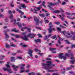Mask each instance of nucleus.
Wrapping results in <instances>:
<instances>
[{"instance_id":"423d86ee","label":"nucleus","mask_w":75,"mask_h":75,"mask_svg":"<svg viewBox=\"0 0 75 75\" xmlns=\"http://www.w3.org/2000/svg\"><path fill=\"white\" fill-rule=\"evenodd\" d=\"M34 21L35 22H36V23H35L36 25H38V23H39V20L36 17H34Z\"/></svg>"},{"instance_id":"f704fd0d","label":"nucleus","mask_w":75,"mask_h":75,"mask_svg":"<svg viewBox=\"0 0 75 75\" xmlns=\"http://www.w3.org/2000/svg\"><path fill=\"white\" fill-rule=\"evenodd\" d=\"M61 41H60V40L59 39L58 40V44H59V45H61Z\"/></svg>"},{"instance_id":"c85d7f7f","label":"nucleus","mask_w":75,"mask_h":75,"mask_svg":"<svg viewBox=\"0 0 75 75\" xmlns=\"http://www.w3.org/2000/svg\"><path fill=\"white\" fill-rule=\"evenodd\" d=\"M44 39L45 40H47L48 39V36L47 35H45V36L44 37Z\"/></svg>"},{"instance_id":"c756f323","label":"nucleus","mask_w":75,"mask_h":75,"mask_svg":"<svg viewBox=\"0 0 75 75\" xmlns=\"http://www.w3.org/2000/svg\"><path fill=\"white\" fill-rule=\"evenodd\" d=\"M18 12L19 13H21L22 14H24V13H23V12H22L21 11H18Z\"/></svg>"},{"instance_id":"1a4fd4ad","label":"nucleus","mask_w":75,"mask_h":75,"mask_svg":"<svg viewBox=\"0 0 75 75\" xmlns=\"http://www.w3.org/2000/svg\"><path fill=\"white\" fill-rule=\"evenodd\" d=\"M11 45L10 46H11V47H17V46L16 45L13 44V42H11L10 43Z\"/></svg>"},{"instance_id":"58836bf2","label":"nucleus","mask_w":75,"mask_h":75,"mask_svg":"<svg viewBox=\"0 0 75 75\" xmlns=\"http://www.w3.org/2000/svg\"><path fill=\"white\" fill-rule=\"evenodd\" d=\"M54 45V44H52V43H49V45L51 47L52 46V45Z\"/></svg>"},{"instance_id":"680f3d73","label":"nucleus","mask_w":75,"mask_h":75,"mask_svg":"<svg viewBox=\"0 0 75 75\" xmlns=\"http://www.w3.org/2000/svg\"><path fill=\"white\" fill-rule=\"evenodd\" d=\"M69 73L72 74H74V71H69Z\"/></svg>"},{"instance_id":"cd10ccee","label":"nucleus","mask_w":75,"mask_h":75,"mask_svg":"<svg viewBox=\"0 0 75 75\" xmlns=\"http://www.w3.org/2000/svg\"><path fill=\"white\" fill-rule=\"evenodd\" d=\"M5 35L6 36V38H9V36L8 35V34H7V33H6V32L5 34Z\"/></svg>"},{"instance_id":"9d476101","label":"nucleus","mask_w":75,"mask_h":75,"mask_svg":"<svg viewBox=\"0 0 75 75\" xmlns=\"http://www.w3.org/2000/svg\"><path fill=\"white\" fill-rule=\"evenodd\" d=\"M11 62H15V57H11Z\"/></svg>"},{"instance_id":"e433bc0d","label":"nucleus","mask_w":75,"mask_h":75,"mask_svg":"<svg viewBox=\"0 0 75 75\" xmlns=\"http://www.w3.org/2000/svg\"><path fill=\"white\" fill-rule=\"evenodd\" d=\"M16 38H19L20 37V35H16L15 36Z\"/></svg>"},{"instance_id":"338daca9","label":"nucleus","mask_w":75,"mask_h":75,"mask_svg":"<svg viewBox=\"0 0 75 75\" xmlns=\"http://www.w3.org/2000/svg\"><path fill=\"white\" fill-rule=\"evenodd\" d=\"M12 31H14V32H16V30H15V29H13L12 30Z\"/></svg>"},{"instance_id":"7c9ffc66","label":"nucleus","mask_w":75,"mask_h":75,"mask_svg":"<svg viewBox=\"0 0 75 75\" xmlns=\"http://www.w3.org/2000/svg\"><path fill=\"white\" fill-rule=\"evenodd\" d=\"M6 31H7V32H8V33H10L11 31V30L8 29H7L6 30Z\"/></svg>"},{"instance_id":"4468645a","label":"nucleus","mask_w":75,"mask_h":75,"mask_svg":"<svg viewBox=\"0 0 75 75\" xmlns=\"http://www.w3.org/2000/svg\"><path fill=\"white\" fill-rule=\"evenodd\" d=\"M54 13H60V11L59 10H55L53 11Z\"/></svg>"},{"instance_id":"f257e3e1","label":"nucleus","mask_w":75,"mask_h":75,"mask_svg":"<svg viewBox=\"0 0 75 75\" xmlns=\"http://www.w3.org/2000/svg\"><path fill=\"white\" fill-rule=\"evenodd\" d=\"M46 63H47V64H45L44 63H42V66H43L44 67V68L45 69H46L47 70V72H54V71H55L54 70H50V69H51L52 68V67H46L45 66H50L51 65V61H48L46 62Z\"/></svg>"},{"instance_id":"79ce46f5","label":"nucleus","mask_w":75,"mask_h":75,"mask_svg":"<svg viewBox=\"0 0 75 75\" xmlns=\"http://www.w3.org/2000/svg\"><path fill=\"white\" fill-rule=\"evenodd\" d=\"M62 58H63V59H64V60H65V59H67V57H66L63 56L62 57Z\"/></svg>"},{"instance_id":"69168bd1","label":"nucleus","mask_w":75,"mask_h":75,"mask_svg":"<svg viewBox=\"0 0 75 75\" xmlns=\"http://www.w3.org/2000/svg\"><path fill=\"white\" fill-rule=\"evenodd\" d=\"M30 71V70H27L25 71V72H28Z\"/></svg>"},{"instance_id":"0eeeda50","label":"nucleus","mask_w":75,"mask_h":75,"mask_svg":"<svg viewBox=\"0 0 75 75\" xmlns=\"http://www.w3.org/2000/svg\"><path fill=\"white\" fill-rule=\"evenodd\" d=\"M20 69H21L20 73H23V72H24L25 69H24V67H22L20 68Z\"/></svg>"},{"instance_id":"2f4dec72","label":"nucleus","mask_w":75,"mask_h":75,"mask_svg":"<svg viewBox=\"0 0 75 75\" xmlns=\"http://www.w3.org/2000/svg\"><path fill=\"white\" fill-rule=\"evenodd\" d=\"M37 36H38V37H42V36L39 33H38L37 35Z\"/></svg>"},{"instance_id":"dca6fc26","label":"nucleus","mask_w":75,"mask_h":75,"mask_svg":"<svg viewBox=\"0 0 75 75\" xmlns=\"http://www.w3.org/2000/svg\"><path fill=\"white\" fill-rule=\"evenodd\" d=\"M75 59L73 60H70V62L72 64H74L75 63Z\"/></svg>"},{"instance_id":"412c9836","label":"nucleus","mask_w":75,"mask_h":75,"mask_svg":"<svg viewBox=\"0 0 75 75\" xmlns=\"http://www.w3.org/2000/svg\"><path fill=\"white\" fill-rule=\"evenodd\" d=\"M48 30L49 31V33H52V29H51V28H49L48 29Z\"/></svg>"},{"instance_id":"09e8293b","label":"nucleus","mask_w":75,"mask_h":75,"mask_svg":"<svg viewBox=\"0 0 75 75\" xmlns=\"http://www.w3.org/2000/svg\"><path fill=\"white\" fill-rule=\"evenodd\" d=\"M48 16H50V13H46V16L48 17Z\"/></svg>"},{"instance_id":"9b49d317","label":"nucleus","mask_w":75,"mask_h":75,"mask_svg":"<svg viewBox=\"0 0 75 75\" xmlns=\"http://www.w3.org/2000/svg\"><path fill=\"white\" fill-rule=\"evenodd\" d=\"M16 24L19 26V28H21L22 27V25L20 22H18L16 23Z\"/></svg>"},{"instance_id":"e2e57ef3","label":"nucleus","mask_w":75,"mask_h":75,"mask_svg":"<svg viewBox=\"0 0 75 75\" xmlns=\"http://www.w3.org/2000/svg\"><path fill=\"white\" fill-rule=\"evenodd\" d=\"M66 14H67V15H69L70 14H71V13L68 12H67L66 13Z\"/></svg>"},{"instance_id":"6e6552de","label":"nucleus","mask_w":75,"mask_h":75,"mask_svg":"<svg viewBox=\"0 0 75 75\" xmlns=\"http://www.w3.org/2000/svg\"><path fill=\"white\" fill-rule=\"evenodd\" d=\"M35 42L37 44L38 42H39L40 43H41V39H35L34 40Z\"/></svg>"},{"instance_id":"ddd939ff","label":"nucleus","mask_w":75,"mask_h":75,"mask_svg":"<svg viewBox=\"0 0 75 75\" xmlns=\"http://www.w3.org/2000/svg\"><path fill=\"white\" fill-rule=\"evenodd\" d=\"M62 55H63V53H60L59 54V57L60 59H62V57H63V56H62Z\"/></svg>"},{"instance_id":"5701e85b","label":"nucleus","mask_w":75,"mask_h":75,"mask_svg":"<svg viewBox=\"0 0 75 75\" xmlns=\"http://www.w3.org/2000/svg\"><path fill=\"white\" fill-rule=\"evenodd\" d=\"M75 48V45L74 44H72L71 47V49H73V48Z\"/></svg>"},{"instance_id":"f8f14e48","label":"nucleus","mask_w":75,"mask_h":75,"mask_svg":"<svg viewBox=\"0 0 75 75\" xmlns=\"http://www.w3.org/2000/svg\"><path fill=\"white\" fill-rule=\"evenodd\" d=\"M21 6L22 7H23V8H25L26 7H27V6L25 4H21Z\"/></svg>"},{"instance_id":"0e129e2a","label":"nucleus","mask_w":75,"mask_h":75,"mask_svg":"<svg viewBox=\"0 0 75 75\" xmlns=\"http://www.w3.org/2000/svg\"><path fill=\"white\" fill-rule=\"evenodd\" d=\"M61 20H62L63 21H64V20H65V18H63V17H62L61 18Z\"/></svg>"},{"instance_id":"6e6d98bb","label":"nucleus","mask_w":75,"mask_h":75,"mask_svg":"<svg viewBox=\"0 0 75 75\" xmlns=\"http://www.w3.org/2000/svg\"><path fill=\"white\" fill-rule=\"evenodd\" d=\"M35 51H36V52H38V49H35Z\"/></svg>"},{"instance_id":"72a5a7b5","label":"nucleus","mask_w":75,"mask_h":75,"mask_svg":"<svg viewBox=\"0 0 75 75\" xmlns=\"http://www.w3.org/2000/svg\"><path fill=\"white\" fill-rule=\"evenodd\" d=\"M71 67H67L66 68V69L67 70H70V69H71Z\"/></svg>"},{"instance_id":"864d4df0","label":"nucleus","mask_w":75,"mask_h":75,"mask_svg":"<svg viewBox=\"0 0 75 75\" xmlns=\"http://www.w3.org/2000/svg\"><path fill=\"white\" fill-rule=\"evenodd\" d=\"M53 27H54V25H51L50 26H49V28H52Z\"/></svg>"},{"instance_id":"a211bd4d","label":"nucleus","mask_w":75,"mask_h":75,"mask_svg":"<svg viewBox=\"0 0 75 75\" xmlns=\"http://www.w3.org/2000/svg\"><path fill=\"white\" fill-rule=\"evenodd\" d=\"M61 34H66V33H69V32L68 31L67 32H66L65 31H62V32H61Z\"/></svg>"},{"instance_id":"de8ad7c7","label":"nucleus","mask_w":75,"mask_h":75,"mask_svg":"<svg viewBox=\"0 0 75 75\" xmlns=\"http://www.w3.org/2000/svg\"><path fill=\"white\" fill-rule=\"evenodd\" d=\"M45 23H49V21L48 20H45Z\"/></svg>"},{"instance_id":"6ab92c4d","label":"nucleus","mask_w":75,"mask_h":75,"mask_svg":"<svg viewBox=\"0 0 75 75\" xmlns=\"http://www.w3.org/2000/svg\"><path fill=\"white\" fill-rule=\"evenodd\" d=\"M50 51H54L56 50V49L55 48H50Z\"/></svg>"},{"instance_id":"4d7b16f0","label":"nucleus","mask_w":75,"mask_h":75,"mask_svg":"<svg viewBox=\"0 0 75 75\" xmlns=\"http://www.w3.org/2000/svg\"><path fill=\"white\" fill-rule=\"evenodd\" d=\"M18 58H19L20 59H23V58L20 57H17Z\"/></svg>"},{"instance_id":"ea45409f","label":"nucleus","mask_w":75,"mask_h":75,"mask_svg":"<svg viewBox=\"0 0 75 75\" xmlns=\"http://www.w3.org/2000/svg\"><path fill=\"white\" fill-rule=\"evenodd\" d=\"M64 35L66 36V37H67V38H71L72 37V36H67V35Z\"/></svg>"},{"instance_id":"8fccbe9b","label":"nucleus","mask_w":75,"mask_h":75,"mask_svg":"<svg viewBox=\"0 0 75 75\" xmlns=\"http://www.w3.org/2000/svg\"><path fill=\"white\" fill-rule=\"evenodd\" d=\"M8 11L9 13H10V14L12 13V12L10 10Z\"/></svg>"},{"instance_id":"c03bdc74","label":"nucleus","mask_w":75,"mask_h":75,"mask_svg":"<svg viewBox=\"0 0 75 75\" xmlns=\"http://www.w3.org/2000/svg\"><path fill=\"white\" fill-rule=\"evenodd\" d=\"M51 35H52V34H49L48 35H47V37L48 38H49V37H51Z\"/></svg>"},{"instance_id":"4c0bfd02","label":"nucleus","mask_w":75,"mask_h":75,"mask_svg":"<svg viewBox=\"0 0 75 75\" xmlns=\"http://www.w3.org/2000/svg\"><path fill=\"white\" fill-rule=\"evenodd\" d=\"M6 66L7 68L10 67V66L8 64L6 65Z\"/></svg>"},{"instance_id":"603ef678","label":"nucleus","mask_w":75,"mask_h":75,"mask_svg":"<svg viewBox=\"0 0 75 75\" xmlns=\"http://www.w3.org/2000/svg\"><path fill=\"white\" fill-rule=\"evenodd\" d=\"M70 59H74L75 58L74 57H70Z\"/></svg>"},{"instance_id":"5fc2aeb1","label":"nucleus","mask_w":75,"mask_h":75,"mask_svg":"<svg viewBox=\"0 0 75 75\" xmlns=\"http://www.w3.org/2000/svg\"><path fill=\"white\" fill-rule=\"evenodd\" d=\"M41 24L40 25H42V21H41L40 22H39V24Z\"/></svg>"},{"instance_id":"c9c22d12","label":"nucleus","mask_w":75,"mask_h":75,"mask_svg":"<svg viewBox=\"0 0 75 75\" xmlns=\"http://www.w3.org/2000/svg\"><path fill=\"white\" fill-rule=\"evenodd\" d=\"M22 47H27V45H22Z\"/></svg>"},{"instance_id":"f03ea898","label":"nucleus","mask_w":75,"mask_h":75,"mask_svg":"<svg viewBox=\"0 0 75 75\" xmlns=\"http://www.w3.org/2000/svg\"><path fill=\"white\" fill-rule=\"evenodd\" d=\"M21 34L23 35L24 36V37H21V38L23 39V40L24 41H29V39H28V37H29L30 38H33L34 37H33V36L35 37V35H36L33 33H30L27 36H25V33H22Z\"/></svg>"},{"instance_id":"f3484780","label":"nucleus","mask_w":75,"mask_h":75,"mask_svg":"<svg viewBox=\"0 0 75 75\" xmlns=\"http://www.w3.org/2000/svg\"><path fill=\"white\" fill-rule=\"evenodd\" d=\"M12 67H13V69L15 71H17V70L16 69V67H15V65H12Z\"/></svg>"},{"instance_id":"052dcab7","label":"nucleus","mask_w":75,"mask_h":75,"mask_svg":"<svg viewBox=\"0 0 75 75\" xmlns=\"http://www.w3.org/2000/svg\"><path fill=\"white\" fill-rule=\"evenodd\" d=\"M57 28L58 30H59V31H60V30H61V29L59 27Z\"/></svg>"},{"instance_id":"2eb2a0df","label":"nucleus","mask_w":75,"mask_h":75,"mask_svg":"<svg viewBox=\"0 0 75 75\" xmlns=\"http://www.w3.org/2000/svg\"><path fill=\"white\" fill-rule=\"evenodd\" d=\"M28 28V27H23L22 28H21V30L22 31H24V30H23V29H24L25 30H26Z\"/></svg>"},{"instance_id":"49530a36","label":"nucleus","mask_w":75,"mask_h":75,"mask_svg":"<svg viewBox=\"0 0 75 75\" xmlns=\"http://www.w3.org/2000/svg\"><path fill=\"white\" fill-rule=\"evenodd\" d=\"M28 30L29 32H31V28H28Z\"/></svg>"},{"instance_id":"37998d69","label":"nucleus","mask_w":75,"mask_h":75,"mask_svg":"<svg viewBox=\"0 0 75 75\" xmlns=\"http://www.w3.org/2000/svg\"><path fill=\"white\" fill-rule=\"evenodd\" d=\"M66 4V2H62V5H64L65 4Z\"/></svg>"},{"instance_id":"3c124183","label":"nucleus","mask_w":75,"mask_h":75,"mask_svg":"<svg viewBox=\"0 0 75 75\" xmlns=\"http://www.w3.org/2000/svg\"><path fill=\"white\" fill-rule=\"evenodd\" d=\"M57 37H59V38L62 40V41L63 40V39H62V38H61L59 36H58Z\"/></svg>"},{"instance_id":"bb28decb","label":"nucleus","mask_w":75,"mask_h":75,"mask_svg":"<svg viewBox=\"0 0 75 75\" xmlns=\"http://www.w3.org/2000/svg\"><path fill=\"white\" fill-rule=\"evenodd\" d=\"M56 37H57V36H56V35H55L53 36H52V37H51V38H52V39H55V38Z\"/></svg>"},{"instance_id":"393cba45","label":"nucleus","mask_w":75,"mask_h":75,"mask_svg":"<svg viewBox=\"0 0 75 75\" xmlns=\"http://www.w3.org/2000/svg\"><path fill=\"white\" fill-rule=\"evenodd\" d=\"M55 24H57V25H59L60 22H56L54 23Z\"/></svg>"},{"instance_id":"20e7f679","label":"nucleus","mask_w":75,"mask_h":75,"mask_svg":"<svg viewBox=\"0 0 75 75\" xmlns=\"http://www.w3.org/2000/svg\"><path fill=\"white\" fill-rule=\"evenodd\" d=\"M2 69L4 71H7L9 74H11V73H13V71L11 70V69H8L4 67H3Z\"/></svg>"},{"instance_id":"774afa93","label":"nucleus","mask_w":75,"mask_h":75,"mask_svg":"<svg viewBox=\"0 0 75 75\" xmlns=\"http://www.w3.org/2000/svg\"><path fill=\"white\" fill-rule=\"evenodd\" d=\"M17 21H20V18H18L17 19Z\"/></svg>"},{"instance_id":"13d9d810","label":"nucleus","mask_w":75,"mask_h":75,"mask_svg":"<svg viewBox=\"0 0 75 75\" xmlns=\"http://www.w3.org/2000/svg\"><path fill=\"white\" fill-rule=\"evenodd\" d=\"M4 16V15H3V14H1V16H0V17H1V18H2V17H3Z\"/></svg>"},{"instance_id":"4be33fe9","label":"nucleus","mask_w":75,"mask_h":75,"mask_svg":"<svg viewBox=\"0 0 75 75\" xmlns=\"http://www.w3.org/2000/svg\"><path fill=\"white\" fill-rule=\"evenodd\" d=\"M45 1H43L42 3V5L44 7H46V6H45Z\"/></svg>"},{"instance_id":"a19ab883","label":"nucleus","mask_w":75,"mask_h":75,"mask_svg":"<svg viewBox=\"0 0 75 75\" xmlns=\"http://www.w3.org/2000/svg\"><path fill=\"white\" fill-rule=\"evenodd\" d=\"M60 11H62V12L63 13H64V11H63V9H62V8H60Z\"/></svg>"},{"instance_id":"b1692460","label":"nucleus","mask_w":75,"mask_h":75,"mask_svg":"<svg viewBox=\"0 0 75 75\" xmlns=\"http://www.w3.org/2000/svg\"><path fill=\"white\" fill-rule=\"evenodd\" d=\"M6 47L7 48H10V45H8V44H6Z\"/></svg>"},{"instance_id":"39448f33","label":"nucleus","mask_w":75,"mask_h":75,"mask_svg":"<svg viewBox=\"0 0 75 75\" xmlns=\"http://www.w3.org/2000/svg\"><path fill=\"white\" fill-rule=\"evenodd\" d=\"M33 52L32 50H31L29 49L28 50V54H29V55L31 57H33V54H32V53Z\"/></svg>"},{"instance_id":"a878e982","label":"nucleus","mask_w":75,"mask_h":75,"mask_svg":"<svg viewBox=\"0 0 75 75\" xmlns=\"http://www.w3.org/2000/svg\"><path fill=\"white\" fill-rule=\"evenodd\" d=\"M64 41L66 42V43H67L68 44H69L70 43V42H69L68 40H65Z\"/></svg>"},{"instance_id":"aec40b11","label":"nucleus","mask_w":75,"mask_h":75,"mask_svg":"<svg viewBox=\"0 0 75 75\" xmlns=\"http://www.w3.org/2000/svg\"><path fill=\"white\" fill-rule=\"evenodd\" d=\"M39 16H40V17H45V16L44 15V14H42L40 13L39 14Z\"/></svg>"},{"instance_id":"a18cd8bd","label":"nucleus","mask_w":75,"mask_h":75,"mask_svg":"<svg viewBox=\"0 0 75 75\" xmlns=\"http://www.w3.org/2000/svg\"><path fill=\"white\" fill-rule=\"evenodd\" d=\"M12 55H17V53H12Z\"/></svg>"},{"instance_id":"7ed1b4c3","label":"nucleus","mask_w":75,"mask_h":75,"mask_svg":"<svg viewBox=\"0 0 75 75\" xmlns=\"http://www.w3.org/2000/svg\"><path fill=\"white\" fill-rule=\"evenodd\" d=\"M59 4L58 2H55L53 4L52 3H49V5L48 6V7L50 8V10H53V8H52L51 6H54V5L57 6V5H58Z\"/></svg>"},{"instance_id":"bf43d9fd","label":"nucleus","mask_w":75,"mask_h":75,"mask_svg":"<svg viewBox=\"0 0 75 75\" xmlns=\"http://www.w3.org/2000/svg\"><path fill=\"white\" fill-rule=\"evenodd\" d=\"M46 60H51V59H50V58H46Z\"/></svg>"},{"instance_id":"473e14b6","label":"nucleus","mask_w":75,"mask_h":75,"mask_svg":"<svg viewBox=\"0 0 75 75\" xmlns=\"http://www.w3.org/2000/svg\"><path fill=\"white\" fill-rule=\"evenodd\" d=\"M65 56H66L67 57H70L69 54H68V53L66 54H65Z\"/></svg>"}]
</instances>
